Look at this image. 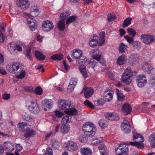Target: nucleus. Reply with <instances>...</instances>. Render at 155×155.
Segmentation results:
<instances>
[{
    "mask_svg": "<svg viewBox=\"0 0 155 155\" xmlns=\"http://www.w3.org/2000/svg\"><path fill=\"white\" fill-rule=\"evenodd\" d=\"M79 70L83 77L86 78L87 77V74L86 67L83 64H80L78 66Z\"/></svg>",
    "mask_w": 155,
    "mask_h": 155,
    "instance_id": "23",
    "label": "nucleus"
},
{
    "mask_svg": "<svg viewBox=\"0 0 155 155\" xmlns=\"http://www.w3.org/2000/svg\"><path fill=\"white\" fill-rule=\"evenodd\" d=\"M132 76L122 74L121 78V82L125 84L128 85L131 82Z\"/></svg>",
    "mask_w": 155,
    "mask_h": 155,
    "instance_id": "19",
    "label": "nucleus"
},
{
    "mask_svg": "<svg viewBox=\"0 0 155 155\" xmlns=\"http://www.w3.org/2000/svg\"><path fill=\"white\" fill-rule=\"evenodd\" d=\"M123 74L132 77L133 76V72L131 71V69L130 67H127V69L125 70Z\"/></svg>",
    "mask_w": 155,
    "mask_h": 155,
    "instance_id": "45",
    "label": "nucleus"
},
{
    "mask_svg": "<svg viewBox=\"0 0 155 155\" xmlns=\"http://www.w3.org/2000/svg\"><path fill=\"white\" fill-rule=\"evenodd\" d=\"M56 116L58 117H61L63 114V113L60 112L59 111L56 110L54 112Z\"/></svg>",
    "mask_w": 155,
    "mask_h": 155,
    "instance_id": "61",
    "label": "nucleus"
},
{
    "mask_svg": "<svg viewBox=\"0 0 155 155\" xmlns=\"http://www.w3.org/2000/svg\"><path fill=\"white\" fill-rule=\"evenodd\" d=\"M82 129L87 136H94L97 131L94 125L89 122L84 124L82 127Z\"/></svg>",
    "mask_w": 155,
    "mask_h": 155,
    "instance_id": "2",
    "label": "nucleus"
},
{
    "mask_svg": "<svg viewBox=\"0 0 155 155\" xmlns=\"http://www.w3.org/2000/svg\"><path fill=\"white\" fill-rule=\"evenodd\" d=\"M148 141L150 143L151 147L155 148V136H149Z\"/></svg>",
    "mask_w": 155,
    "mask_h": 155,
    "instance_id": "44",
    "label": "nucleus"
},
{
    "mask_svg": "<svg viewBox=\"0 0 155 155\" xmlns=\"http://www.w3.org/2000/svg\"><path fill=\"white\" fill-rule=\"evenodd\" d=\"M127 61V56L125 54H122L117 59L116 62L119 65H122L126 64Z\"/></svg>",
    "mask_w": 155,
    "mask_h": 155,
    "instance_id": "17",
    "label": "nucleus"
},
{
    "mask_svg": "<svg viewBox=\"0 0 155 155\" xmlns=\"http://www.w3.org/2000/svg\"><path fill=\"white\" fill-rule=\"evenodd\" d=\"M79 139L81 142L85 143L87 142V136H80Z\"/></svg>",
    "mask_w": 155,
    "mask_h": 155,
    "instance_id": "59",
    "label": "nucleus"
},
{
    "mask_svg": "<svg viewBox=\"0 0 155 155\" xmlns=\"http://www.w3.org/2000/svg\"><path fill=\"white\" fill-rule=\"evenodd\" d=\"M82 55V51L80 50L76 49L74 50L72 54L74 58L76 59H78L80 57L81 55Z\"/></svg>",
    "mask_w": 155,
    "mask_h": 155,
    "instance_id": "27",
    "label": "nucleus"
},
{
    "mask_svg": "<svg viewBox=\"0 0 155 155\" xmlns=\"http://www.w3.org/2000/svg\"><path fill=\"white\" fill-rule=\"evenodd\" d=\"M136 80L137 85L139 87L143 86L146 84L147 79L144 75H138L136 77Z\"/></svg>",
    "mask_w": 155,
    "mask_h": 155,
    "instance_id": "10",
    "label": "nucleus"
},
{
    "mask_svg": "<svg viewBox=\"0 0 155 155\" xmlns=\"http://www.w3.org/2000/svg\"><path fill=\"white\" fill-rule=\"evenodd\" d=\"M113 92L109 91H105L103 94V98L104 101L109 102L112 101L113 97Z\"/></svg>",
    "mask_w": 155,
    "mask_h": 155,
    "instance_id": "16",
    "label": "nucleus"
},
{
    "mask_svg": "<svg viewBox=\"0 0 155 155\" xmlns=\"http://www.w3.org/2000/svg\"><path fill=\"white\" fill-rule=\"evenodd\" d=\"M98 37L96 35H94L89 42V45L92 48H95L98 44Z\"/></svg>",
    "mask_w": 155,
    "mask_h": 155,
    "instance_id": "30",
    "label": "nucleus"
},
{
    "mask_svg": "<svg viewBox=\"0 0 155 155\" xmlns=\"http://www.w3.org/2000/svg\"><path fill=\"white\" fill-rule=\"evenodd\" d=\"M127 31L129 35H131L132 37H134L136 35L135 31L132 28H128L127 29Z\"/></svg>",
    "mask_w": 155,
    "mask_h": 155,
    "instance_id": "50",
    "label": "nucleus"
},
{
    "mask_svg": "<svg viewBox=\"0 0 155 155\" xmlns=\"http://www.w3.org/2000/svg\"><path fill=\"white\" fill-rule=\"evenodd\" d=\"M28 134V136L34 135L36 134V132L32 129H31L30 127L29 128V130L27 132Z\"/></svg>",
    "mask_w": 155,
    "mask_h": 155,
    "instance_id": "54",
    "label": "nucleus"
},
{
    "mask_svg": "<svg viewBox=\"0 0 155 155\" xmlns=\"http://www.w3.org/2000/svg\"><path fill=\"white\" fill-rule=\"evenodd\" d=\"M63 58V56L61 54H55L51 56V58L54 60H61Z\"/></svg>",
    "mask_w": 155,
    "mask_h": 155,
    "instance_id": "43",
    "label": "nucleus"
},
{
    "mask_svg": "<svg viewBox=\"0 0 155 155\" xmlns=\"http://www.w3.org/2000/svg\"><path fill=\"white\" fill-rule=\"evenodd\" d=\"M84 91V95L85 98H88L91 97L94 93V89L91 87L84 88L82 91Z\"/></svg>",
    "mask_w": 155,
    "mask_h": 155,
    "instance_id": "18",
    "label": "nucleus"
},
{
    "mask_svg": "<svg viewBox=\"0 0 155 155\" xmlns=\"http://www.w3.org/2000/svg\"><path fill=\"white\" fill-rule=\"evenodd\" d=\"M71 14V12L69 11H66L65 12L61 13L60 15L61 20H65Z\"/></svg>",
    "mask_w": 155,
    "mask_h": 155,
    "instance_id": "37",
    "label": "nucleus"
},
{
    "mask_svg": "<svg viewBox=\"0 0 155 155\" xmlns=\"http://www.w3.org/2000/svg\"><path fill=\"white\" fill-rule=\"evenodd\" d=\"M128 46L125 45L124 43H121L119 46L118 51L120 53H124L127 50Z\"/></svg>",
    "mask_w": 155,
    "mask_h": 155,
    "instance_id": "32",
    "label": "nucleus"
},
{
    "mask_svg": "<svg viewBox=\"0 0 155 155\" xmlns=\"http://www.w3.org/2000/svg\"><path fill=\"white\" fill-rule=\"evenodd\" d=\"M17 5L21 9L25 10L29 8L30 2L28 0H17Z\"/></svg>",
    "mask_w": 155,
    "mask_h": 155,
    "instance_id": "7",
    "label": "nucleus"
},
{
    "mask_svg": "<svg viewBox=\"0 0 155 155\" xmlns=\"http://www.w3.org/2000/svg\"><path fill=\"white\" fill-rule=\"evenodd\" d=\"M42 92V89L39 86L38 87L36 88L35 89V93L37 95L41 94Z\"/></svg>",
    "mask_w": 155,
    "mask_h": 155,
    "instance_id": "56",
    "label": "nucleus"
},
{
    "mask_svg": "<svg viewBox=\"0 0 155 155\" xmlns=\"http://www.w3.org/2000/svg\"><path fill=\"white\" fill-rule=\"evenodd\" d=\"M27 23L30 29L32 31H35L38 27L37 23L36 21L32 18H28L27 19Z\"/></svg>",
    "mask_w": 155,
    "mask_h": 155,
    "instance_id": "13",
    "label": "nucleus"
},
{
    "mask_svg": "<svg viewBox=\"0 0 155 155\" xmlns=\"http://www.w3.org/2000/svg\"><path fill=\"white\" fill-rule=\"evenodd\" d=\"M42 107L50 109L52 106V102L51 101L47 99H45L42 101Z\"/></svg>",
    "mask_w": 155,
    "mask_h": 155,
    "instance_id": "26",
    "label": "nucleus"
},
{
    "mask_svg": "<svg viewBox=\"0 0 155 155\" xmlns=\"http://www.w3.org/2000/svg\"><path fill=\"white\" fill-rule=\"evenodd\" d=\"M96 62L94 61V60H91L90 62L87 63L86 66L88 67L94 68L96 65Z\"/></svg>",
    "mask_w": 155,
    "mask_h": 155,
    "instance_id": "49",
    "label": "nucleus"
},
{
    "mask_svg": "<svg viewBox=\"0 0 155 155\" xmlns=\"http://www.w3.org/2000/svg\"><path fill=\"white\" fill-rule=\"evenodd\" d=\"M139 55L136 53L131 55L129 59V61L132 64L134 65L137 63L138 61Z\"/></svg>",
    "mask_w": 155,
    "mask_h": 155,
    "instance_id": "21",
    "label": "nucleus"
},
{
    "mask_svg": "<svg viewBox=\"0 0 155 155\" xmlns=\"http://www.w3.org/2000/svg\"><path fill=\"white\" fill-rule=\"evenodd\" d=\"M76 19V16H70L66 20V24L67 25L75 22Z\"/></svg>",
    "mask_w": 155,
    "mask_h": 155,
    "instance_id": "42",
    "label": "nucleus"
},
{
    "mask_svg": "<svg viewBox=\"0 0 155 155\" xmlns=\"http://www.w3.org/2000/svg\"><path fill=\"white\" fill-rule=\"evenodd\" d=\"M122 112L125 114H128L130 113L132 108L130 104L127 103L124 104L122 108Z\"/></svg>",
    "mask_w": 155,
    "mask_h": 155,
    "instance_id": "20",
    "label": "nucleus"
},
{
    "mask_svg": "<svg viewBox=\"0 0 155 155\" xmlns=\"http://www.w3.org/2000/svg\"><path fill=\"white\" fill-rule=\"evenodd\" d=\"M101 55L100 54H94L93 56V58L94 59H95L97 61H98L101 58Z\"/></svg>",
    "mask_w": 155,
    "mask_h": 155,
    "instance_id": "60",
    "label": "nucleus"
},
{
    "mask_svg": "<svg viewBox=\"0 0 155 155\" xmlns=\"http://www.w3.org/2000/svg\"><path fill=\"white\" fill-rule=\"evenodd\" d=\"M133 45L134 47L137 49H140L141 47V42L137 41L134 42Z\"/></svg>",
    "mask_w": 155,
    "mask_h": 155,
    "instance_id": "48",
    "label": "nucleus"
},
{
    "mask_svg": "<svg viewBox=\"0 0 155 155\" xmlns=\"http://www.w3.org/2000/svg\"><path fill=\"white\" fill-rule=\"evenodd\" d=\"M83 104L85 105L92 109H94V105L88 100H85L84 101Z\"/></svg>",
    "mask_w": 155,
    "mask_h": 155,
    "instance_id": "46",
    "label": "nucleus"
},
{
    "mask_svg": "<svg viewBox=\"0 0 155 155\" xmlns=\"http://www.w3.org/2000/svg\"><path fill=\"white\" fill-rule=\"evenodd\" d=\"M102 141H103V140L101 138H100L99 139L95 138V140H93L92 143L94 145L96 146L98 144Z\"/></svg>",
    "mask_w": 155,
    "mask_h": 155,
    "instance_id": "51",
    "label": "nucleus"
},
{
    "mask_svg": "<svg viewBox=\"0 0 155 155\" xmlns=\"http://www.w3.org/2000/svg\"><path fill=\"white\" fill-rule=\"evenodd\" d=\"M15 75L16 78L18 79H21L24 78L26 75L25 71L21 67L20 70L18 71Z\"/></svg>",
    "mask_w": 155,
    "mask_h": 155,
    "instance_id": "28",
    "label": "nucleus"
},
{
    "mask_svg": "<svg viewBox=\"0 0 155 155\" xmlns=\"http://www.w3.org/2000/svg\"><path fill=\"white\" fill-rule=\"evenodd\" d=\"M58 107L61 109L64 110L65 113L68 115H75L77 114V110L74 108L70 109L71 103L69 101L61 100L58 102Z\"/></svg>",
    "mask_w": 155,
    "mask_h": 155,
    "instance_id": "1",
    "label": "nucleus"
},
{
    "mask_svg": "<svg viewBox=\"0 0 155 155\" xmlns=\"http://www.w3.org/2000/svg\"><path fill=\"white\" fill-rule=\"evenodd\" d=\"M124 38L129 44H133L134 42L133 38L130 37L125 36Z\"/></svg>",
    "mask_w": 155,
    "mask_h": 155,
    "instance_id": "55",
    "label": "nucleus"
},
{
    "mask_svg": "<svg viewBox=\"0 0 155 155\" xmlns=\"http://www.w3.org/2000/svg\"><path fill=\"white\" fill-rule=\"evenodd\" d=\"M30 126L27 123H20L18 124L17 127L19 130L22 132H27L29 130Z\"/></svg>",
    "mask_w": 155,
    "mask_h": 155,
    "instance_id": "14",
    "label": "nucleus"
},
{
    "mask_svg": "<svg viewBox=\"0 0 155 155\" xmlns=\"http://www.w3.org/2000/svg\"><path fill=\"white\" fill-rule=\"evenodd\" d=\"M116 94L117 96V97L118 99V100L119 101H123L124 98L123 94L121 92L119 91L117 89H116Z\"/></svg>",
    "mask_w": 155,
    "mask_h": 155,
    "instance_id": "41",
    "label": "nucleus"
},
{
    "mask_svg": "<svg viewBox=\"0 0 155 155\" xmlns=\"http://www.w3.org/2000/svg\"><path fill=\"white\" fill-rule=\"evenodd\" d=\"M31 49L30 47H28L26 51V53L25 54L26 56L29 59L31 60H32V57L31 56Z\"/></svg>",
    "mask_w": 155,
    "mask_h": 155,
    "instance_id": "47",
    "label": "nucleus"
},
{
    "mask_svg": "<svg viewBox=\"0 0 155 155\" xmlns=\"http://www.w3.org/2000/svg\"><path fill=\"white\" fill-rule=\"evenodd\" d=\"M98 124L101 127L104 129L107 126L106 120L104 119H101L98 121Z\"/></svg>",
    "mask_w": 155,
    "mask_h": 155,
    "instance_id": "39",
    "label": "nucleus"
},
{
    "mask_svg": "<svg viewBox=\"0 0 155 155\" xmlns=\"http://www.w3.org/2000/svg\"><path fill=\"white\" fill-rule=\"evenodd\" d=\"M105 41L104 38H99V43H98V46L102 45Z\"/></svg>",
    "mask_w": 155,
    "mask_h": 155,
    "instance_id": "63",
    "label": "nucleus"
},
{
    "mask_svg": "<svg viewBox=\"0 0 155 155\" xmlns=\"http://www.w3.org/2000/svg\"><path fill=\"white\" fill-rule=\"evenodd\" d=\"M80 152L82 155H91L92 154L91 150L88 147L81 148Z\"/></svg>",
    "mask_w": 155,
    "mask_h": 155,
    "instance_id": "29",
    "label": "nucleus"
},
{
    "mask_svg": "<svg viewBox=\"0 0 155 155\" xmlns=\"http://www.w3.org/2000/svg\"><path fill=\"white\" fill-rule=\"evenodd\" d=\"M105 116L106 118L112 121L117 120L119 119L118 115L115 113H106Z\"/></svg>",
    "mask_w": 155,
    "mask_h": 155,
    "instance_id": "15",
    "label": "nucleus"
},
{
    "mask_svg": "<svg viewBox=\"0 0 155 155\" xmlns=\"http://www.w3.org/2000/svg\"><path fill=\"white\" fill-rule=\"evenodd\" d=\"M70 129L69 125L63 124L61 127V133L65 134L69 131Z\"/></svg>",
    "mask_w": 155,
    "mask_h": 155,
    "instance_id": "35",
    "label": "nucleus"
},
{
    "mask_svg": "<svg viewBox=\"0 0 155 155\" xmlns=\"http://www.w3.org/2000/svg\"><path fill=\"white\" fill-rule=\"evenodd\" d=\"M121 129L123 132L126 134H127L130 132L131 128L127 120H124L121 124Z\"/></svg>",
    "mask_w": 155,
    "mask_h": 155,
    "instance_id": "11",
    "label": "nucleus"
},
{
    "mask_svg": "<svg viewBox=\"0 0 155 155\" xmlns=\"http://www.w3.org/2000/svg\"><path fill=\"white\" fill-rule=\"evenodd\" d=\"M8 49L10 53L12 54H14V52L17 50L20 51H22V48L19 45H17L15 42L10 43L8 45Z\"/></svg>",
    "mask_w": 155,
    "mask_h": 155,
    "instance_id": "8",
    "label": "nucleus"
},
{
    "mask_svg": "<svg viewBox=\"0 0 155 155\" xmlns=\"http://www.w3.org/2000/svg\"><path fill=\"white\" fill-rule=\"evenodd\" d=\"M104 100L103 99H99L97 101V105L100 106L103 105L104 103Z\"/></svg>",
    "mask_w": 155,
    "mask_h": 155,
    "instance_id": "64",
    "label": "nucleus"
},
{
    "mask_svg": "<svg viewBox=\"0 0 155 155\" xmlns=\"http://www.w3.org/2000/svg\"><path fill=\"white\" fill-rule=\"evenodd\" d=\"M22 117L25 120L29 122L33 121L34 119L31 114L27 112L22 114Z\"/></svg>",
    "mask_w": 155,
    "mask_h": 155,
    "instance_id": "25",
    "label": "nucleus"
},
{
    "mask_svg": "<svg viewBox=\"0 0 155 155\" xmlns=\"http://www.w3.org/2000/svg\"><path fill=\"white\" fill-rule=\"evenodd\" d=\"M121 147L117 149L120 151V153H118L117 155H128V147L125 146L123 147Z\"/></svg>",
    "mask_w": 155,
    "mask_h": 155,
    "instance_id": "33",
    "label": "nucleus"
},
{
    "mask_svg": "<svg viewBox=\"0 0 155 155\" xmlns=\"http://www.w3.org/2000/svg\"><path fill=\"white\" fill-rule=\"evenodd\" d=\"M72 119L71 116L68 114L63 117L61 120V123L62 124H65L71 122Z\"/></svg>",
    "mask_w": 155,
    "mask_h": 155,
    "instance_id": "31",
    "label": "nucleus"
},
{
    "mask_svg": "<svg viewBox=\"0 0 155 155\" xmlns=\"http://www.w3.org/2000/svg\"><path fill=\"white\" fill-rule=\"evenodd\" d=\"M143 69L148 74H150L154 69L153 67L148 63L147 62H145L142 67Z\"/></svg>",
    "mask_w": 155,
    "mask_h": 155,
    "instance_id": "22",
    "label": "nucleus"
},
{
    "mask_svg": "<svg viewBox=\"0 0 155 155\" xmlns=\"http://www.w3.org/2000/svg\"><path fill=\"white\" fill-rule=\"evenodd\" d=\"M133 138L134 142H129V144L136 147L138 148H143L144 145L143 143L144 140L143 136H133Z\"/></svg>",
    "mask_w": 155,
    "mask_h": 155,
    "instance_id": "3",
    "label": "nucleus"
},
{
    "mask_svg": "<svg viewBox=\"0 0 155 155\" xmlns=\"http://www.w3.org/2000/svg\"><path fill=\"white\" fill-rule=\"evenodd\" d=\"M107 20L109 21L114 20L115 18V16L114 15H112L111 13H109L107 15Z\"/></svg>",
    "mask_w": 155,
    "mask_h": 155,
    "instance_id": "53",
    "label": "nucleus"
},
{
    "mask_svg": "<svg viewBox=\"0 0 155 155\" xmlns=\"http://www.w3.org/2000/svg\"><path fill=\"white\" fill-rule=\"evenodd\" d=\"M43 155H53L52 150L50 147H48L46 152Z\"/></svg>",
    "mask_w": 155,
    "mask_h": 155,
    "instance_id": "58",
    "label": "nucleus"
},
{
    "mask_svg": "<svg viewBox=\"0 0 155 155\" xmlns=\"http://www.w3.org/2000/svg\"><path fill=\"white\" fill-rule=\"evenodd\" d=\"M70 83L75 87L77 84V81L75 78H72L70 80Z\"/></svg>",
    "mask_w": 155,
    "mask_h": 155,
    "instance_id": "62",
    "label": "nucleus"
},
{
    "mask_svg": "<svg viewBox=\"0 0 155 155\" xmlns=\"http://www.w3.org/2000/svg\"><path fill=\"white\" fill-rule=\"evenodd\" d=\"M52 146L54 149L57 150L59 148L60 145L58 141L55 139H53L52 140Z\"/></svg>",
    "mask_w": 155,
    "mask_h": 155,
    "instance_id": "40",
    "label": "nucleus"
},
{
    "mask_svg": "<svg viewBox=\"0 0 155 155\" xmlns=\"http://www.w3.org/2000/svg\"><path fill=\"white\" fill-rule=\"evenodd\" d=\"M142 41L146 45H149L154 41L155 38L153 35L143 34L140 36Z\"/></svg>",
    "mask_w": 155,
    "mask_h": 155,
    "instance_id": "6",
    "label": "nucleus"
},
{
    "mask_svg": "<svg viewBox=\"0 0 155 155\" xmlns=\"http://www.w3.org/2000/svg\"><path fill=\"white\" fill-rule=\"evenodd\" d=\"M86 57L84 56L81 55L80 57L79 58V60L77 61V63L78 64H80L81 63L83 62L84 61H85L86 59Z\"/></svg>",
    "mask_w": 155,
    "mask_h": 155,
    "instance_id": "57",
    "label": "nucleus"
},
{
    "mask_svg": "<svg viewBox=\"0 0 155 155\" xmlns=\"http://www.w3.org/2000/svg\"><path fill=\"white\" fill-rule=\"evenodd\" d=\"M35 55L36 58L40 61L43 60L45 58V56L43 55V54L38 51L35 52Z\"/></svg>",
    "mask_w": 155,
    "mask_h": 155,
    "instance_id": "36",
    "label": "nucleus"
},
{
    "mask_svg": "<svg viewBox=\"0 0 155 155\" xmlns=\"http://www.w3.org/2000/svg\"><path fill=\"white\" fill-rule=\"evenodd\" d=\"M54 25L51 21L47 20L45 21L42 26V29L45 31H49L53 29Z\"/></svg>",
    "mask_w": 155,
    "mask_h": 155,
    "instance_id": "12",
    "label": "nucleus"
},
{
    "mask_svg": "<svg viewBox=\"0 0 155 155\" xmlns=\"http://www.w3.org/2000/svg\"><path fill=\"white\" fill-rule=\"evenodd\" d=\"M3 146L5 149L7 151H12L14 149L13 144L9 141L5 142Z\"/></svg>",
    "mask_w": 155,
    "mask_h": 155,
    "instance_id": "24",
    "label": "nucleus"
},
{
    "mask_svg": "<svg viewBox=\"0 0 155 155\" xmlns=\"http://www.w3.org/2000/svg\"><path fill=\"white\" fill-rule=\"evenodd\" d=\"M38 8L35 6H32L30 8L31 15H33V12H37L38 11Z\"/></svg>",
    "mask_w": 155,
    "mask_h": 155,
    "instance_id": "52",
    "label": "nucleus"
},
{
    "mask_svg": "<svg viewBox=\"0 0 155 155\" xmlns=\"http://www.w3.org/2000/svg\"><path fill=\"white\" fill-rule=\"evenodd\" d=\"M22 66V64L19 62H12L8 64L7 66V68L9 72L15 74L20 70Z\"/></svg>",
    "mask_w": 155,
    "mask_h": 155,
    "instance_id": "5",
    "label": "nucleus"
},
{
    "mask_svg": "<svg viewBox=\"0 0 155 155\" xmlns=\"http://www.w3.org/2000/svg\"><path fill=\"white\" fill-rule=\"evenodd\" d=\"M27 104L28 105V109L31 113L36 114L39 112L40 107L35 101H28Z\"/></svg>",
    "mask_w": 155,
    "mask_h": 155,
    "instance_id": "4",
    "label": "nucleus"
},
{
    "mask_svg": "<svg viewBox=\"0 0 155 155\" xmlns=\"http://www.w3.org/2000/svg\"><path fill=\"white\" fill-rule=\"evenodd\" d=\"M57 27L60 31H63L65 28L64 20H61L58 24Z\"/></svg>",
    "mask_w": 155,
    "mask_h": 155,
    "instance_id": "34",
    "label": "nucleus"
},
{
    "mask_svg": "<svg viewBox=\"0 0 155 155\" xmlns=\"http://www.w3.org/2000/svg\"><path fill=\"white\" fill-rule=\"evenodd\" d=\"M64 147L68 150L75 151L78 148L77 144L72 141H68L64 144Z\"/></svg>",
    "mask_w": 155,
    "mask_h": 155,
    "instance_id": "9",
    "label": "nucleus"
},
{
    "mask_svg": "<svg viewBox=\"0 0 155 155\" xmlns=\"http://www.w3.org/2000/svg\"><path fill=\"white\" fill-rule=\"evenodd\" d=\"M131 20L132 18H127L125 19L124 21L122 27L125 28L129 26L131 23Z\"/></svg>",
    "mask_w": 155,
    "mask_h": 155,
    "instance_id": "38",
    "label": "nucleus"
}]
</instances>
